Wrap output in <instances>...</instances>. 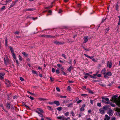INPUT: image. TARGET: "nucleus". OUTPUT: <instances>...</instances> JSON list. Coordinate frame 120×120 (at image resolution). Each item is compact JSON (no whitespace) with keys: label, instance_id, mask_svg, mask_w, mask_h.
I'll return each mask as SVG.
<instances>
[{"label":"nucleus","instance_id":"obj_1","mask_svg":"<svg viewBox=\"0 0 120 120\" xmlns=\"http://www.w3.org/2000/svg\"><path fill=\"white\" fill-rule=\"evenodd\" d=\"M117 96L115 95L112 97V99L113 101L115 103L119 106H120V96L117 98Z\"/></svg>","mask_w":120,"mask_h":120},{"label":"nucleus","instance_id":"obj_2","mask_svg":"<svg viewBox=\"0 0 120 120\" xmlns=\"http://www.w3.org/2000/svg\"><path fill=\"white\" fill-rule=\"evenodd\" d=\"M109 109L108 113L109 114V116H112L113 114L112 111V109L110 108H109V105H105V110L108 109Z\"/></svg>","mask_w":120,"mask_h":120},{"label":"nucleus","instance_id":"obj_3","mask_svg":"<svg viewBox=\"0 0 120 120\" xmlns=\"http://www.w3.org/2000/svg\"><path fill=\"white\" fill-rule=\"evenodd\" d=\"M105 106H104L102 108L100 109H99L100 112L102 114H104L105 113Z\"/></svg>","mask_w":120,"mask_h":120},{"label":"nucleus","instance_id":"obj_4","mask_svg":"<svg viewBox=\"0 0 120 120\" xmlns=\"http://www.w3.org/2000/svg\"><path fill=\"white\" fill-rule=\"evenodd\" d=\"M112 73L110 71H108L105 74V78L108 79L109 78V76H111Z\"/></svg>","mask_w":120,"mask_h":120},{"label":"nucleus","instance_id":"obj_5","mask_svg":"<svg viewBox=\"0 0 120 120\" xmlns=\"http://www.w3.org/2000/svg\"><path fill=\"white\" fill-rule=\"evenodd\" d=\"M41 37H44L46 38H53L55 37V36H52L50 35H41Z\"/></svg>","mask_w":120,"mask_h":120},{"label":"nucleus","instance_id":"obj_6","mask_svg":"<svg viewBox=\"0 0 120 120\" xmlns=\"http://www.w3.org/2000/svg\"><path fill=\"white\" fill-rule=\"evenodd\" d=\"M107 67H109L110 68L112 67V64L111 62H109L108 61L107 63Z\"/></svg>","mask_w":120,"mask_h":120},{"label":"nucleus","instance_id":"obj_7","mask_svg":"<svg viewBox=\"0 0 120 120\" xmlns=\"http://www.w3.org/2000/svg\"><path fill=\"white\" fill-rule=\"evenodd\" d=\"M5 84L7 85L9 87L10 86L11 82L8 79L5 80Z\"/></svg>","mask_w":120,"mask_h":120},{"label":"nucleus","instance_id":"obj_8","mask_svg":"<svg viewBox=\"0 0 120 120\" xmlns=\"http://www.w3.org/2000/svg\"><path fill=\"white\" fill-rule=\"evenodd\" d=\"M54 43L56 45H61L64 44V43H62L61 42H59L58 41H55L54 42Z\"/></svg>","mask_w":120,"mask_h":120},{"label":"nucleus","instance_id":"obj_9","mask_svg":"<svg viewBox=\"0 0 120 120\" xmlns=\"http://www.w3.org/2000/svg\"><path fill=\"white\" fill-rule=\"evenodd\" d=\"M6 59L5 58H4V62L5 64H7L8 62V58L7 56H6Z\"/></svg>","mask_w":120,"mask_h":120},{"label":"nucleus","instance_id":"obj_10","mask_svg":"<svg viewBox=\"0 0 120 120\" xmlns=\"http://www.w3.org/2000/svg\"><path fill=\"white\" fill-rule=\"evenodd\" d=\"M70 120V117H68L67 118L65 117L64 116H62V118L61 120Z\"/></svg>","mask_w":120,"mask_h":120},{"label":"nucleus","instance_id":"obj_11","mask_svg":"<svg viewBox=\"0 0 120 120\" xmlns=\"http://www.w3.org/2000/svg\"><path fill=\"white\" fill-rule=\"evenodd\" d=\"M87 37V36L84 37V41L83 43H86L88 41Z\"/></svg>","mask_w":120,"mask_h":120},{"label":"nucleus","instance_id":"obj_12","mask_svg":"<svg viewBox=\"0 0 120 120\" xmlns=\"http://www.w3.org/2000/svg\"><path fill=\"white\" fill-rule=\"evenodd\" d=\"M85 107V104H84L82 106L81 108H80V111H82L84 109V108Z\"/></svg>","mask_w":120,"mask_h":120},{"label":"nucleus","instance_id":"obj_13","mask_svg":"<svg viewBox=\"0 0 120 120\" xmlns=\"http://www.w3.org/2000/svg\"><path fill=\"white\" fill-rule=\"evenodd\" d=\"M105 101H107V102H105V103H106L107 104H109L110 103V101L109 100V98H105Z\"/></svg>","mask_w":120,"mask_h":120},{"label":"nucleus","instance_id":"obj_14","mask_svg":"<svg viewBox=\"0 0 120 120\" xmlns=\"http://www.w3.org/2000/svg\"><path fill=\"white\" fill-rule=\"evenodd\" d=\"M15 2H13L10 5V6L9 8H11V7H12L13 6H14V5H15Z\"/></svg>","mask_w":120,"mask_h":120},{"label":"nucleus","instance_id":"obj_15","mask_svg":"<svg viewBox=\"0 0 120 120\" xmlns=\"http://www.w3.org/2000/svg\"><path fill=\"white\" fill-rule=\"evenodd\" d=\"M87 90L88 91V92L91 94H92L94 93L93 92L92 90H90L88 88L87 89Z\"/></svg>","mask_w":120,"mask_h":120},{"label":"nucleus","instance_id":"obj_16","mask_svg":"<svg viewBox=\"0 0 120 120\" xmlns=\"http://www.w3.org/2000/svg\"><path fill=\"white\" fill-rule=\"evenodd\" d=\"M110 117L108 116L107 115H105V120H109Z\"/></svg>","mask_w":120,"mask_h":120},{"label":"nucleus","instance_id":"obj_17","mask_svg":"<svg viewBox=\"0 0 120 120\" xmlns=\"http://www.w3.org/2000/svg\"><path fill=\"white\" fill-rule=\"evenodd\" d=\"M54 103L56 104L57 106H58L60 105L59 102L58 101H55L54 102Z\"/></svg>","mask_w":120,"mask_h":120},{"label":"nucleus","instance_id":"obj_18","mask_svg":"<svg viewBox=\"0 0 120 120\" xmlns=\"http://www.w3.org/2000/svg\"><path fill=\"white\" fill-rule=\"evenodd\" d=\"M6 107L8 109L10 108V105L9 103H7L6 104Z\"/></svg>","mask_w":120,"mask_h":120},{"label":"nucleus","instance_id":"obj_19","mask_svg":"<svg viewBox=\"0 0 120 120\" xmlns=\"http://www.w3.org/2000/svg\"><path fill=\"white\" fill-rule=\"evenodd\" d=\"M116 115H117L120 116V109H119L117 112Z\"/></svg>","mask_w":120,"mask_h":120},{"label":"nucleus","instance_id":"obj_20","mask_svg":"<svg viewBox=\"0 0 120 120\" xmlns=\"http://www.w3.org/2000/svg\"><path fill=\"white\" fill-rule=\"evenodd\" d=\"M8 39L6 38L5 41V46L6 47L8 46Z\"/></svg>","mask_w":120,"mask_h":120},{"label":"nucleus","instance_id":"obj_21","mask_svg":"<svg viewBox=\"0 0 120 120\" xmlns=\"http://www.w3.org/2000/svg\"><path fill=\"white\" fill-rule=\"evenodd\" d=\"M5 7V6H4L2 7L1 9L0 10V12H1L2 11L4 10Z\"/></svg>","mask_w":120,"mask_h":120},{"label":"nucleus","instance_id":"obj_22","mask_svg":"<svg viewBox=\"0 0 120 120\" xmlns=\"http://www.w3.org/2000/svg\"><path fill=\"white\" fill-rule=\"evenodd\" d=\"M35 9L34 8H28L26 9V10L27 11H33L35 10Z\"/></svg>","mask_w":120,"mask_h":120},{"label":"nucleus","instance_id":"obj_23","mask_svg":"<svg viewBox=\"0 0 120 120\" xmlns=\"http://www.w3.org/2000/svg\"><path fill=\"white\" fill-rule=\"evenodd\" d=\"M37 109L38 111H40V113H43V111L41 108H37Z\"/></svg>","mask_w":120,"mask_h":120},{"label":"nucleus","instance_id":"obj_24","mask_svg":"<svg viewBox=\"0 0 120 120\" xmlns=\"http://www.w3.org/2000/svg\"><path fill=\"white\" fill-rule=\"evenodd\" d=\"M12 56L15 59H16V57L15 56V54L14 53V52H13L12 53Z\"/></svg>","mask_w":120,"mask_h":120},{"label":"nucleus","instance_id":"obj_25","mask_svg":"<svg viewBox=\"0 0 120 120\" xmlns=\"http://www.w3.org/2000/svg\"><path fill=\"white\" fill-rule=\"evenodd\" d=\"M72 68L71 66L67 70L69 72L71 71V69Z\"/></svg>","mask_w":120,"mask_h":120},{"label":"nucleus","instance_id":"obj_26","mask_svg":"<svg viewBox=\"0 0 120 120\" xmlns=\"http://www.w3.org/2000/svg\"><path fill=\"white\" fill-rule=\"evenodd\" d=\"M40 101H45V100H47L48 99H45L44 98H41L39 99Z\"/></svg>","mask_w":120,"mask_h":120},{"label":"nucleus","instance_id":"obj_27","mask_svg":"<svg viewBox=\"0 0 120 120\" xmlns=\"http://www.w3.org/2000/svg\"><path fill=\"white\" fill-rule=\"evenodd\" d=\"M9 48H10V50L11 51V52L12 53H13V52H13V49L12 48V47H11V46H10L9 47Z\"/></svg>","mask_w":120,"mask_h":120},{"label":"nucleus","instance_id":"obj_28","mask_svg":"<svg viewBox=\"0 0 120 120\" xmlns=\"http://www.w3.org/2000/svg\"><path fill=\"white\" fill-rule=\"evenodd\" d=\"M22 54L23 55L25 56H27L28 54H26V52H24L22 53Z\"/></svg>","mask_w":120,"mask_h":120},{"label":"nucleus","instance_id":"obj_29","mask_svg":"<svg viewBox=\"0 0 120 120\" xmlns=\"http://www.w3.org/2000/svg\"><path fill=\"white\" fill-rule=\"evenodd\" d=\"M105 70H103L101 72V73L103 74L104 75V77L105 78Z\"/></svg>","mask_w":120,"mask_h":120},{"label":"nucleus","instance_id":"obj_30","mask_svg":"<svg viewBox=\"0 0 120 120\" xmlns=\"http://www.w3.org/2000/svg\"><path fill=\"white\" fill-rule=\"evenodd\" d=\"M57 118L58 119L61 120L62 118V116H57Z\"/></svg>","mask_w":120,"mask_h":120},{"label":"nucleus","instance_id":"obj_31","mask_svg":"<svg viewBox=\"0 0 120 120\" xmlns=\"http://www.w3.org/2000/svg\"><path fill=\"white\" fill-rule=\"evenodd\" d=\"M62 109V108L61 107H60L57 108H56V109L58 110L59 111H60Z\"/></svg>","mask_w":120,"mask_h":120},{"label":"nucleus","instance_id":"obj_32","mask_svg":"<svg viewBox=\"0 0 120 120\" xmlns=\"http://www.w3.org/2000/svg\"><path fill=\"white\" fill-rule=\"evenodd\" d=\"M69 114V112H67L64 113V115L66 116H68Z\"/></svg>","mask_w":120,"mask_h":120},{"label":"nucleus","instance_id":"obj_33","mask_svg":"<svg viewBox=\"0 0 120 120\" xmlns=\"http://www.w3.org/2000/svg\"><path fill=\"white\" fill-rule=\"evenodd\" d=\"M47 107L48 109L50 110H53L52 109L51 107L50 106H47Z\"/></svg>","mask_w":120,"mask_h":120},{"label":"nucleus","instance_id":"obj_34","mask_svg":"<svg viewBox=\"0 0 120 120\" xmlns=\"http://www.w3.org/2000/svg\"><path fill=\"white\" fill-rule=\"evenodd\" d=\"M5 74L4 72H1L0 73V75L3 77L5 75Z\"/></svg>","mask_w":120,"mask_h":120},{"label":"nucleus","instance_id":"obj_35","mask_svg":"<svg viewBox=\"0 0 120 120\" xmlns=\"http://www.w3.org/2000/svg\"><path fill=\"white\" fill-rule=\"evenodd\" d=\"M73 105V103H71L69 104H68V107H71L72 105Z\"/></svg>","mask_w":120,"mask_h":120},{"label":"nucleus","instance_id":"obj_36","mask_svg":"<svg viewBox=\"0 0 120 120\" xmlns=\"http://www.w3.org/2000/svg\"><path fill=\"white\" fill-rule=\"evenodd\" d=\"M89 76H90V77H91L92 78L95 79L96 78V77H95L94 76H93L92 75H90Z\"/></svg>","mask_w":120,"mask_h":120},{"label":"nucleus","instance_id":"obj_37","mask_svg":"<svg viewBox=\"0 0 120 120\" xmlns=\"http://www.w3.org/2000/svg\"><path fill=\"white\" fill-rule=\"evenodd\" d=\"M32 73H33L34 74H37L36 72L34 70H32Z\"/></svg>","mask_w":120,"mask_h":120},{"label":"nucleus","instance_id":"obj_38","mask_svg":"<svg viewBox=\"0 0 120 120\" xmlns=\"http://www.w3.org/2000/svg\"><path fill=\"white\" fill-rule=\"evenodd\" d=\"M71 114L72 115V116H75V115H74V113L73 112V111H72L71 112Z\"/></svg>","mask_w":120,"mask_h":120},{"label":"nucleus","instance_id":"obj_39","mask_svg":"<svg viewBox=\"0 0 120 120\" xmlns=\"http://www.w3.org/2000/svg\"><path fill=\"white\" fill-rule=\"evenodd\" d=\"M92 60L94 62H96L97 61V59H95L94 58L92 59Z\"/></svg>","mask_w":120,"mask_h":120},{"label":"nucleus","instance_id":"obj_40","mask_svg":"<svg viewBox=\"0 0 120 120\" xmlns=\"http://www.w3.org/2000/svg\"><path fill=\"white\" fill-rule=\"evenodd\" d=\"M52 6H49L48 7H45V9H48L50 8H52Z\"/></svg>","mask_w":120,"mask_h":120},{"label":"nucleus","instance_id":"obj_41","mask_svg":"<svg viewBox=\"0 0 120 120\" xmlns=\"http://www.w3.org/2000/svg\"><path fill=\"white\" fill-rule=\"evenodd\" d=\"M56 89L57 91L59 92H60V90L59 88L57 87L56 88Z\"/></svg>","mask_w":120,"mask_h":120},{"label":"nucleus","instance_id":"obj_42","mask_svg":"<svg viewBox=\"0 0 120 120\" xmlns=\"http://www.w3.org/2000/svg\"><path fill=\"white\" fill-rule=\"evenodd\" d=\"M97 106L99 107H101V103H98L97 104Z\"/></svg>","mask_w":120,"mask_h":120},{"label":"nucleus","instance_id":"obj_43","mask_svg":"<svg viewBox=\"0 0 120 120\" xmlns=\"http://www.w3.org/2000/svg\"><path fill=\"white\" fill-rule=\"evenodd\" d=\"M110 105L112 107H114L115 106V105L113 103H110Z\"/></svg>","mask_w":120,"mask_h":120},{"label":"nucleus","instance_id":"obj_44","mask_svg":"<svg viewBox=\"0 0 120 120\" xmlns=\"http://www.w3.org/2000/svg\"><path fill=\"white\" fill-rule=\"evenodd\" d=\"M60 97L61 98H66L67 97V96H62L61 95L60 96Z\"/></svg>","mask_w":120,"mask_h":120},{"label":"nucleus","instance_id":"obj_45","mask_svg":"<svg viewBox=\"0 0 120 120\" xmlns=\"http://www.w3.org/2000/svg\"><path fill=\"white\" fill-rule=\"evenodd\" d=\"M50 79L51 81H53L54 80V78H52V77H50Z\"/></svg>","mask_w":120,"mask_h":120},{"label":"nucleus","instance_id":"obj_46","mask_svg":"<svg viewBox=\"0 0 120 120\" xmlns=\"http://www.w3.org/2000/svg\"><path fill=\"white\" fill-rule=\"evenodd\" d=\"M22 57L21 56H20V55H19V60L20 61H21L22 60Z\"/></svg>","mask_w":120,"mask_h":120},{"label":"nucleus","instance_id":"obj_47","mask_svg":"<svg viewBox=\"0 0 120 120\" xmlns=\"http://www.w3.org/2000/svg\"><path fill=\"white\" fill-rule=\"evenodd\" d=\"M56 72L57 74H59L60 73L59 69H58L56 70Z\"/></svg>","mask_w":120,"mask_h":120},{"label":"nucleus","instance_id":"obj_48","mask_svg":"<svg viewBox=\"0 0 120 120\" xmlns=\"http://www.w3.org/2000/svg\"><path fill=\"white\" fill-rule=\"evenodd\" d=\"M62 56L65 59H66V56L64 54H63L62 55Z\"/></svg>","mask_w":120,"mask_h":120},{"label":"nucleus","instance_id":"obj_49","mask_svg":"<svg viewBox=\"0 0 120 120\" xmlns=\"http://www.w3.org/2000/svg\"><path fill=\"white\" fill-rule=\"evenodd\" d=\"M42 113H40V114L39 115V116L41 117L42 118L43 117V116L42 114Z\"/></svg>","mask_w":120,"mask_h":120},{"label":"nucleus","instance_id":"obj_50","mask_svg":"<svg viewBox=\"0 0 120 120\" xmlns=\"http://www.w3.org/2000/svg\"><path fill=\"white\" fill-rule=\"evenodd\" d=\"M90 103L91 104H92L93 105V103H94V101L93 100H90Z\"/></svg>","mask_w":120,"mask_h":120},{"label":"nucleus","instance_id":"obj_51","mask_svg":"<svg viewBox=\"0 0 120 120\" xmlns=\"http://www.w3.org/2000/svg\"><path fill=\"white\" fill-rule=\"evenodd\" d=\"M119 7L118 4H116V10L118 11V10Z\"/></svg>","mask_w":120,"mask_h":120},{"label":"nucleus","instance_id":"obj_52","mask_svg":"<svg viewBox=\"0 0 120 120\" xmlns=\"http://www.w3.org/2000/svg\"><path fill=\"white\" fill-rule=\"evenodd\" d=\"M52 72H55V69L54 68H52Z\"/></svg>","mask_w":120,"mask_h":120},{"label":"nucleus","instance_id":"obj_53","mask_svg":"<svg viewBox=\"0 0 120 120\" xmlns=\"http://www.w3.org/2000/svg\"><path fill=\"white\" fill-rule=\"evenodd\" d=\"M71 88L70 86H68L67 87V90H70L71 89Z\"/></svg>","mask_w":120,"mask_h":120},{"label":"nucleus","instance_id":"obj_54","mask_svg":"<svg viewBox=\"0 0 120 120\" xmlns=\"http://www.w3.org/2000/svg\"><path fill=\"white\" fill-rule=\"evenodd\" d=\"M109 28L108 27L106 28V30H105V33H106L109 30Z\"/></svg>","mask_w":120,"mask_h":120},{"label":"nucleus","instance_id":"obj_55","mask_svg":"<svg viewBox=\"0 0 120 120\" xmlns=\"http://www.w3.org/2000/svg\"><path fill=\"white\" fill-rule=\"evenodd\" d=\"M20 80L22 81H24V79L22 77H20Z\"/></svg>","mask_w":120,"mask_h":120},{"label":"nucleus","instance_id":"obj_56","mask_svg":"<svg viewBox=\"0 0 120 120\" xmlns=\"http://www.w3.org/2000/svg\"><path fill=\"white\" fill-rule=\"evenodd\" d=\"M12 0H6V3L9 2L11 1Z\"/></svg>","mask_w":120,"mask_h":120},{"label":"nucleus","instance_id":"obj_57","mask_svg":"<svg viewBox=\"0 0 120 120\" xmlns=\"http://www.w3.org/2000/svg\"><path fill=\"white\" fill-rule=\"evenodd\" d=\"M82 101L81 100H79L77 102V103L78 104H79Z\"/></svg>","mask_w":120,"mask_h":120},{"label":"nucleus","instance_id":"obj_58","mask_svg":"<svg viewBox=\"0 0 120 120\" xmlns=\"http://www.w3.org/2000/svg\"><path fill=\"white\" fill-rule=\"evenodd\" d=\"M29 98L32 100H34V98L33 97H32L31 96H30L29 97Z\"/></svg>","mask_w":120,"mask_h":120},{"label":"nucleus","instance_id":"obj_59","mask_svg":"<svg viewBox=\"0 0 120 120\" xmlns=\"http://www.w3.org/2000/svg\"><path fill=\"white\" fill-rule=\"evenodd\" d=\"M27 92H28L29 94H30L31 95H34V93H32L31 92H30L28 91H27Z\"/></svg>","mask_w":120,"mask_h":120},{"label":"nucleus","instance_id":"obj_60","mask_svg":"<svg viewBox=\"0 0 120 120\" xmlns=\"http://www.w3.org/2000/svg\"><path fill=\"white\" fill-rule=\"evenodd\" d=\"M0 79L1 80L3 79V77L0 75Z\"/></svg>","mask_w":120,"mask_h":120},{"label":"nucleus","instance_id":"obj_61","mask_svg":"<svg viewBox=\"0 0 120 120\" xmlns=\"http://www.w3.org/2000/svg\"><path fill=\"white\" fill-rule=\"evenodd\" d=\"M68 82L69 83H73L74 82H73V81L71 80H69L68 81Z\"/></svg>","mask_w":120,"mask_h":120},{"label":"nucleus","instance_id":"obj_62","mask_svg":"<svg viewBox=\"0 0 120 120\" xmlns=\"http://www.w3.org/2000/svg\"><path fill=\"white\" fill-rule=\"evenodd\" d=\"M84 74L87 75H90V73H85Z\"/></svg>","mask_w":120,"mask_h":120},{"label":"nucleus","instance_id":"obj_63","mask_svg":"<svg viewBox=\"0 0 120 120\" xmlns=\"http://www.w3.org/2000/svg\"><path fill=\"white\" fill-rule=\"evenodd\" d=\"M116 118L114 117H112L111 119V120H115L116 119Z\"/></svg>","mask_w":120,"mask_h":120},{"label":"nucleus","instance_id":"obj_64","mask_svg":"<svg viewBox=\"0 0 120 120\" xmlns=\"http://www.w3.org/2000/svg\"><path fill=\"white\" fill-rule=\"evenodd\" d=\"M97 77H101V75L100 74H99L97 75Z\"/></svg>","mask_w":120,"mask_h":120}]
</instances>
